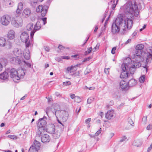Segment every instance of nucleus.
I'll return each mask as SVG.
<instances>
[{"mask_svg":"<svg viewBox=\"0 0 152 152\" xmlns=\"http://www.w3.org/2000/svg\"><path fill=\"white\" fill-rule=\"evenodd\" d=\"M14 53L15 56H19L20 57L22 56V52L20 50H19L18 48H15L14 50Z\"/></svg>","mask_w":152,"mask_h":152,"instance_id":"b1692460","label":"nucleus"},{"mask_svg":"<svg viewBox=\"0 0 152 152\" xmlns=\"http://www.w3.org/2000/svg\"><path fill=\"white\" fill-rule=\"evenodd\" d=\"M33 36L31 37L30 35V39H29V34L26 31L22 32L20 35V39L23 42H25L26 48L31 47L33 42Z\"/></svg>","mask_w":152,"mask_h":152,"instance_id":"7ed1b4c3","label":"nucleus"},{"mask_svg":"<svg viewBox=\"0 0 152 152\" xmlns=\"http://www.w3.org/2000/svg\"><path fill=\"white\" fill-rule=\"evenodd\" d=\"M18 76L19 77H20L21 79L23 78L25 73H26V71L23 69H21L18 70Z\"/></svg>","mask_w":152,"mask_h":152,"instance_id":"a878e982","label":"nucleus"},{"mask_svg":"<svg viewBox=\"0 0 152 152\" xmlns=\"http://www.w3.org/2000/svg\"><path fill=\"white\" fill-rule=\"evenodd\" d=\"M141 145V142L139 140H136L135 141L134 145L137 147L140 146Z\"/></svg>","mask_w":152,"mask_h":152,"instance_id":"e433bc0d","label":"nucleus"},{"mask_svg":"<svg viewBox=\"0 0 152 152\" xmlns=\"http://www.w3.org/2000/svg\"><path fill=\"white\" fill-rule=\"evenodd\" d=\"M58 48L60 50H64L65 49V47L62 46L61 45H59L58 47Z\"/></svg>","mask_w":152,"mask_h":152,"instance_id":"4d7b16f0","label":"nucleus"},{"mask_svg":"<svg viewBox=\"0 0 152 152\" xmlns=\"http://www.w3.org/2000/svg\"><path fill=\"white\" fill-rule=\"evenodd\" d=\"M118 0H117L116 1V3H114L112 5V9L114 10L115 8L118 1Z\"/></svg>","mask_w":152,"mask_h":152,"instance_id":"5fc2aeb1","label":"nucleus"},{"mask_svg":"<svg viewBox=\"0 0 152 152\" xmlns=\"http://www.w3.org/2000/svg\"><path fill=\"white\" fill-rule=\"evenodd\" d=\"M31 13L30 9L27 8L24 10L22 13L23 16L25 18H27L29 16Z\"/></svg>","mask_w":152,"mask_h":152,"instance_id":"f3484780","label":"nucleus"},{"mask_svg":"<svg viewBox=\"0 0 152 152\" xmlns=\"http://www.w3.org/2000/svg\"><path fill=\"white\" fill-rule=\"evenodd\" d=\"M33 24L31 23H28L26 26L27 30L28 31L31 30L33 28Z\"/></svg>","mask_w":152,"mask_h":152,"instance_id":"72a5a7b5","label":"nucleus"},{"mask_svg":"<svg viewBox=\"0 0 152 152\" xmlns=\"http://www.w3.org/2000/svg\"><path fill=\"white\" fill-rule=\"evenodd\" d=\"M41 141L44 143H46L49 142L50 140V136L47 134L42 135L41 137Z\"/></svg>","mask_w":152,"mask_h":152,"instance_id":"dca6fc26","label":"nucleus"},{"mask_svg":"<svg viewBox=\"0 0 152 152\" xmlns=\"http://www.w3.org/2000/svg\"><path fill=\"white\" fill-rule=\"evenodd\" d=\"M76 96H75V94H71L70 95V97L72 99H74V100L75 99V98L76 97Z\"/></svg>","mask_w":152,"mask_h":152,"instance_id":"338daca9","label":"nucleus"},{"mask_svg":"<svg viewBox=\"0 0 152 152\" xmlns=\"http://www.w3.org/2000/svg\"><path fill=\"white\" fill-rule=\"evenodd\" d=\"M145 75H143L141 76L139 79V82L140 83H143L145 80Z\"/></svg>","mask_w":152,"mask_h":152,"instance_id":"58836bf2","label":"nucleus"},{"mask_svg":"<svg viewBox=\"0 0 152 152\" xmlns=\"http://www.w3.org/2000/svg\"><path fill=\"white\" fill-rule=\"evenodd\" d=\"M134 16H138L140 10L142 9L141 5L139 3L134 2Z\"/></svg>","mask_w":152,"mask_h":152,"instance_id":"1a4fd4ad","label":"nucleus"},{"mask_svg":"<svg viewBox=\"0 0 152 152\" xmlns=\"http://www.w3.org/2000/svg\"><path fill=\"white\" fill-rule=\"evenodd\" d=\"M15 37V32L13 30H10L8 34V38L9 39H12Z\"/></svg>","mask_w":152,"mask_h":152,"instance_id":"5701e85b","label":"nucleus"},{"mask_svg":"<svg viewBox=\"0 0 152 152\" xmlns=\"http://www.w3.org/2000/svg\"><path fill=\"white\" fill-rule=\"evenodd\" d=\"M30 51L28 48H26V49L23 52V56L25 58L26 60H28L30 59Z\"/></svg>","mask_w":152,"mask_h":152,"instance_id":"a211bd4d","label":"nucleus"},{"mask_svg":"<svg viewBox=\"0 0 152 152\" xmlns=\"http://www.w3.org/2000/svg\"><path fill=\"white\" fill-rule=\"evenodd\" d=\"M48 9V7L46 6H42L39 5L37 8L36 11L37 12H41L42 16L44 17L46 14Z\"/></svg>","mask_w":152,"mask_h":152,"instance_id":"9d476101","label":"nucleus"},{"mask_svg":"<svg viewBox=\"0 0 152 152\" xmlns=\"http://www.w3.org/2000/svg\"><path fill=\"white\" fill-rule=\"evenodd\" d=\"M120 87L123 89L126 88L128 87V83L124 80H122L120 83Z\"/></svg>","mask_w":152,"mask_h":152,"instance_id":"412c9836","label":"nucleus"},{"mask_svg":"<svg viewBox=\"0 0 152 152\" xmlns=\"http://www.w3.org/2000/svg\"><path fill=\"white\" fill-rule=\"evenodd\" d=\"M91 120V118H88L85 121V123L86 124H88L90 122Z\"/></svg>","mask_w":152,"mask_h":152,"instance_id":"774afa93","label":"nucleus"},{"mask_svg":"<svg viewBox=\"0 0 152 152\" xmlns=\"http://www.w3.org/2000/svg\"><path fill=\"white\" fill-rule=\"evenodd\" d=\"M116 49V47H114L113 48H112V50H111V53L113 54H114L115 53V50Z\"/></svg>","mask_w":152,"mask_h":152,"instance_id":"603ef678","label":"nucleus"},{"mask_svg":"<svg viewBox=\"0 0 152 152\" xmlns=\"http://www.w3.org/2000/svg\"><path fill=\"white\" fill-rule=\"evenodd\" d=\"M47 18H42L40 20V22H43V24L45 25L46 23H47Z\"/></svg>","mask_w":152,"mask_h":152,"instance_id":"a19ab883","label":"nucleus"},{"mask_svg":"<svg viewBox=\"0 0 152 152\" xmlns=\"http://www.w3.org/2000/svg\"><path fill=\"white\" fill-rule=\"evenodd\" d=\"M126 61H127V62L122 64L121 66L122 69V72H121L120 77L122 79H125L128 77L129 75V73L127 72L126 71L127 68H129L130 73L131 74H133V65L130 66L129 65L132 64V61L131 59L129 57L127 58L125 60Z\"/></svg>","mask_w":152,"mask_h":152,"instance_id":"f03ea898","label":"nucleus"},{"mask_svg":"<svg viewBox=\"0 0 152 152\" xmlns=\"http://www.w3.org/2000/svg\"><path fill=\"white\" fill-rule=\"evenodd\" d=\"M132 41L131 39H129L126 41L124 43V45H127L131 42Z\"/></svg>","mask_w":152,"mask_h":152,"instance_id":"6e6d98bb","label":"nucleus"},{"mask_svg":"<svg viewBox=\"0 0 152 152\" xmlns=\"http://www.w3.org/2000/svg\"><path fill=\"white\" fill-rule=\"evenodd\" d=\"M7 62V61L6 58H3L1 59V62L2 65H5Z\"/></svg>","mask_w":152,"mask_h":152,"instance_id":"c9c22d12","label":"nucleus"},{"mask_svg":"<svg viewBox=\"0 0 152 152\" xmlns=\"http://www.w3.org/2000/svg\"><path fill=\"white\" fill-rule=\"evenodd\" d=\"M52 135L53 137L55 139L58 138L59 137L60 135V132H58V131H56L55 132L52 134Z\"/></svg>","mask_w":152,"mask_h":152,"instance_id":"c85d7f7f","label":"nucleus"},{"mask_svg":"<svg viewBox=\"0 0 152 152\" xmlns=\"http://www.w3.org/2000/svg\"><path fill=\"white\" fill-rule=\"evenodd\" d=\"M38 129L37 132V134L39 136H42L43 135L45 132V130L44 127H37Z\"/></svg>","mask_w":152,"mask_h":152,"instance_id":"6ab92c4d","label":"nucleus"},{"mask_svg":"<svg viewBox=\"0 0 152 152\" xmlns=\"http://www.w3.org/2000/svg\"><path fill=\"white\" fill-rule=\"evenodd\" d=\"M105 117L108 120L113 119L115 117V113L114 110H108L105 114Z\"/></svg>","mask_w":152,"mask_h":152,"instance_id":"9b49d317","label":"nucleus"},{"mask_svg":"<svg viewBox=\"0 0 152 152\" xmlns=\"http://www.w3.org/2000/svg\"><path fill=\"white\" fill-rule=\"evenodd\" d=\"M23 20L21 18L18 17L15 18H13L11 21V23L15 27L18 28L19 26H21Z\"/></svg>","mask_w":152,"mask_h":152,"instance_id":"0eeeda50","label":"nucleus"},{"mask_svg":"<svg viewBox=\"0 0 152 152\" xmlns=\"http://www.w3.org/2000/svg\"><path fill=\"white\" fill-rule=\"evenodd\" d=\"M16 57L10 58V61L12 64H20L21 62L20 57L19 56H17Z\"/></svg>","mask_w":152,"mask_h":152,"instance_id":"4468645a","label":"nucleus"},{"mask_svg":"<svg viewBox=\"0 0 152 152\" xmlns=\"http://www.w3.org/2000/svg\"><path fill=\"white\" fill-rule=\"evenodd\" d=\"M80 64H77L76 65L73 66H72L70 67H68L66 69V72L69 73L74 68H75L76 66H78V65H80Z\"/></svg>","mask_w":152,"mask_h":152,"instance_id":"7c9ffc66","label":"nucleus"},{"mask_svg":"<svg viewBox=\"0 0 152 152\" xmlns=\"http://www.w3.org/2000/svg\"><path fill=\"white\" fill-rule=\"evenodd\" d=\"M92 50V47H90L89 48H88V50L86 51L85 52V54L86 55H87L89 54L91 51Z\"/></svg>","mask_w":152,"mask_h":152,"instance_id":"37998d69","label":"nucleus"},{"mask_svg":"<svg viewBox=\"0 0 152 152\" xmlns=\"http://www.w3.org/2000/svg\"><path fill=\"white\" fill-rule=\"evenodd\" d=\"M127 137L126 136H123L121 137V139L119 142V143H121L125 141Z\"/></svg>","mask_w":152,"mask_h":152,"instance_id":"ea45409f","label":"nucleus"},{"mask_svg":"<svg viewBox=\"0 0 152 152\" xmlns=\"http://www.w3.org/2000/svg\"><path fill=\"white\" fill-rule=\"evenodd\" d=\"M94 99V98L93 97H91L88 99L87 100V103L88 104H91Z\"/></svg>","mask_w":152,"mask_h":152,"instance_id":"c03bdc74","label":"nucleus"},{"mask_svg":"<svg viewBox=\"0 0 152 152\" xmlns=\"http://www.w3.org/2000/svg\"><path fill=\"white\" fill-rule=\"evenodd\" d=\"M91 58L90 57L85 58L84 59L83 61V62L89 61Z\"/></svg>","mask_w":152,"mask_h":152,"instance_id":"13d9d810","label":"nucleus"},{"mask_svg":"<svg viewBox=\"0 0 152 152\" xmlns=\"http://www.w3.org/2000/svg\"><path fill=\"white\" fill-rule=\"evenodd\" d=\"M128 123L131 126H132V124H133V121L132 119V118H130L129 117L128 118Z\"/></svg>","mask_w":152,"mask_h":152,"instance_id":"09e8293b","label":"nucleus"},{"mask_svg":"<svg viewBox=\"0 0 152 152\" xmlns=\"http://www.w3.org/2000/svg\"><path fill=\"white\" fill-rule=\"evenodd\" d=\"M125 13L126 15L129 18H127V24L125 21H124L122 16L119 15L117 17L115 21L113 23L111 27V31L113 34H116L119 31L120 29L124 30L127 28L130 29L132 27L133 21V5L132 1H128L125 6Z\"/></svg>","mask_w":152,"mask_h":152,"instance_id":"f257e3e1","label":"nucleus"},{"mask_svg":"<svg viewBox=\"0 0 152 152\" xmlns=\"http://www.w3.org/2000/svg\"><path fill=\"white\" fill-rule=\"evenodd\" d=\"M11 19V17L9 15H4L1 18V23L2 25L7 26L10 23Z\"/></svg>","mask_w":152,"mask_h":152,"instance_id":"6e6552de","label":"nucleus"},{"mask_svg":"<svg viewBox=\"0 0 152 152\" xmlns=\"http://www.w3.org/2000/svg\"><path fill=\"white\" fill-rule=\"evenodd\" d=\"M61 58L63 59H68L70 58V57L67 56H62Z\"/></svg>","mask_w":152,"mask_h":152,"instance_id":"69168bd1","label":"nucleus"},{"mask_svg":"<svg viewBox=\"0 0 152 152\" xmlns=\"http://www.w3.org/2000/svg\"><path fill=\"white\" fill-rule=\"evenodd\" d=\"M55 94L57 97H61V95L58 92H56Z\"/></svg>","mask_w":152,"mask_h":152,"instance_id":"680f3d73","label":"nucleus"},{"mask_svg":"<svg viewBox=\"0 0 152 152\" xmlns=\"http://www.w3.org/2000/svg\"><path fill=\"white\" fill-rule=\"evenodd\" d=\"M101 128H100V129H99L95 134V136H98V135H99L101 133Z\"/></svg>","mask_w":152,"mask_h":152,"instance_id":"864d4df0","label":"nucleus"},{"mask_svg":"<svg viewBox=\"0 0 152 152\" xmlns=\"http://www.w3.org/2000/svg\"><path fill=\"white\" fill-rule=\"evenodd\" d=\"M39 150L37 149L36 148H35L33 146H31L29 149L28 152H38Z\"/></svg>","mask_w":152,"mask_h":152,"instance_id":"473e14b6","label":"nucleus"},{"mask_svg":"<svg viewBox=\"0 0 152 152\" xmlns=\"http://www.w3.org/2000/svg\"><path fill=\"white\" fill-rule=\"evenodd\" d=\"M43 0H34L33 3H31V5H32L34 7H35L38 2H42Z\"/></svg>","mask_w":152,"mask_h":152,"instance_id":"4c0bfd02","label":"nucleus"},{"mask_svg":"<svg viewBox=\"0 0 152 152\" xmlns=\"http://www.w3.org/2000/svg\"><path fill=\"white\" fill-rule=\"evenodd\" d=\"M143 60V58L142 57V59L140 60H138L137 58H135L134 55V68H139L141 65V61Z\"/></svg>","mask_w":152,"mask_h":152,"instance_id":"2eb2a0df","label":"nucleus"},{"mask_svg":"<svg viewBox=\"0 0 152 152\" xmlns=\"http://www.w3.org/2000/svg\"><path fill=\"white\" fill-rule=\"evenodd\" d=\"M6 43L5 39L3 37H0V46L4 47Z\"/></svg>","mask_w":152,"mask_h":152,"instance_id":"c756f323","label":"nucleus"},{"mask_svg":"<svg viewBox=\"0 0 152 152\" xmlns=\"http://www.w3.org/2000/svg\"><path fill=\"white\" fill-rule=\"evenodd\" d=\"M72 57L76 58L75 59H79V57L78 56V55L76 54L74 55H72L71 56Z\"/></svg>","mask_w":152,"mask_h":152,"instance_id":"bf43d9fd","label":"nucleus"},{"mask_svg":"<svg viewBox=\"0 0 152 152\" xmlns=\"http://www.w3.org/2000/svg\"><path fill=\"white\" fill-rule=\"evenodd\" d=\"M23 62L25 63L27 66L29 67L30 68L31 66V64L29 63L26 62L25 61H23Z\"/></svg>","mask_w":152,"mask_h":152,"instance_id":"0e129e2a","label":"nucleus"},{"mask_svg":"<svg viewBox=\"0 0 152 152\" xmlns=\"http://www.w3.org/2000/svg\"><path fill=\"white\" fill-rule=\"evenodd\" d=\"M40 146L41 144L40 142L37 140H35L34 141V144L31 146H33L34 147L36 148L37 149H39Z\"/></svg>","mask_w":152,"mask_h":152,"instance_id":"cd10ccee","label":"nucleus"},{"mask_svg":"<svg viewBox=\"0 0 152 152\" xmlns=\"http://www.w3.org/2000/svg\"><path fill=\"white\" fill-rule=\"evenodd\" d=\"M55 126L53 124H50L48 128V132L52 134L55 132Z\"/></svg>","mask_w":152,"mask_h":152,"instance_id":"aec40b11","label":"nucleus"},{"mask_svg":"<svg viewBox=\"0 0 152 152\" xmlns=\"http://www.w3.org/2000/svg\"><path fill=\"white\" fill-rule=\"evenodd\" d=\"M10 77L12 78L13 80L15 82H17L20 79V77L18 76V71L15 68H12L10 71Z\"/></svg>","mask_w":152,"mask_h":152,"instance_id":"423d86ee","label":"nucleus"},{"mask_svg":"<svg viewBox=\"0 0 152 152\" xmlns=\"http://www.w3.org/2000/svg\"><path fill=\"white\" fill-rule=\"evenodd\" d=\"M144 47V45L141 44H138L135 47V54L134 55L135 58H137L138 60H140L142 59L141 51Z\"/></svg>","mask_w":152,"mask_h":152,"instance_id":"39448f33","label":"nucleus"},{"mask_svg":"<svg viewBox=\"0 0 152 152\" xmlns=\"http://www.w3.org/2000/svg\"><path fill=\"white\" fill-rule=\"evenodd\" d=\"M74 100L75 102H81V99L80 97L78 96H76L75 98V99Z\"/></svg>","mask_w":152,"mask_h":152,"instance_id":"49530a36","label":"nucleus"},{"mask_svg":"<svg viewBox=\"0 0 152 152\" xmlns=\"http://www.w3.org/2000/svg\"><path fill=\"white\" fill-rule=\"evenodd\" d=\"M63 84L65 86H69L71 84V83L69 81H67L63 82Z\"/></svg>","mask_w":152,"mask_h":152,"instance_id":"8fccbe9b","label":"nucleus"},{"mask_svg":"<svg viewBox=\"0 0 152 152\" xmlns=\"http://www.w3.org/2000/svg\"><path fill=\"white\" fill-rule=\"evenodd\" d=\"M56 105H52L50 107H48L46 108L45 112L47 115H48V113L51 111H53V109L54 110V109H55V107H55ZM56 105L58 106V107L59 106V105Z\"/></svg>","mask_w":152,"mask_h":152,"instance_id":"bb28decb","label":"nucleus"},{"mask_svg":"<svg viewBox=\"0 0 152 152\" xmlns=\"http://www.w3.org/2000/svg\"><path fill=\"white\" fill-rule=\"evenodd\" d=\"M12 44L11 43H9V44H7L6 45V48L7 49H10L12 47Z\"/></svg>","mask_w":152,"mask_h":152,"instance_id":"3c124183","label":"nucleus"},{"mask_svg":"<svg viewBox=\"0 0 152 152\" xmlns=\"http://www.w3.org/2000/svg\"><path fill=\"white\" fill-rule=\"evenodd\" d=\"M23 4L21 2L19 3L16 10L17 13L19 14L20 13L21 10H23Z\"/></svg>","mask_w":152,"mask_h":152,"instance_id":"393cba45","label":"nucleus"},{"mask_svg":"<svg viewBox=\"0 0 152 152\" xmlns=\"http://www.w3.org/2000/svg\"><path fill=\"white\" fill-rule=\"evenodd\" d=\"M128 83V86L132 87L133 86V79H131L129 80Z\"/></svg>","mask_w":152,"mask_h":152,"instance_id":"79ce46f5","label":"nucleus"},{"mask_svg":"<svg viewBox=\"0 0 152 152\" xmlns=\"http://www.w3.org/2000/svg\"><path fill=\"white\" fill-rule=\"evenodd\" d=\"M63 113H62L64 114V116L62 118L63 120L65 121H66L68 118V114L67 112L65 111H63Z\"/></svg>","mask_w":152,"mask_h":152,"instance_id":"2f4dec72","label":"nucleus"},{"mask_svg":"<svg viewBox=\"0 0 152 152\" xmlns=\"http://www.w3.org/2000/svg\"><path fill=\"white\" fill-rule=\"evenodd\" d=\"M9 77L8 73L6 72H4L0 74V79L3 80L7 79Z\"/></svg>","mask_w":152,"mask_h":152,"instance_id":"4be33fe9","label":"nucleus"},{"mask_svg":"<svg viewBox=\"0 0 152 152\" xmlns=\"http://www.w3.org/2000/svg\"><path fill=\"white\" fill-rule=\"evenodd\" d=\"M41 23L40 21H38L34 25L33 29L31 32V35L32 37L33 36H34L35 33L41 28Z\"/></svg>","mask_w":152,"mask_h":152,"instance_id":"ddd939ff","label":"nucleus"},{"mask_svg":"<svg viewBox=\"0 0 152 152\" xmlns=\"http://www.w3.org/2000/svg\"><path fill=\"white\" fill-rule=\"evenodd\" d=\"M99 44H97L96 45V46L92 50L93 52H94L96 51V50H97L99 49Z\"/></svg>","mask_w":152,"mask_h":152,"instance_id":"de8ad7c7","label":"nucleus"},{"mask_svg":"<svg viewBox=\"0 0 152 152\" xmlns=\"http://www.w3.org/2000/svg\"><path fill=\"white\" fill-rule=\"evenodd\" d=\"M147 116H144L143 117L142 121V124L144 125H145L147 123Z\"/></svg>","mask_w":152,"mask_h":152,"instance_id":"f704fd0d","label":"nucleus"},{"mask_svg":"<svg viewBox=\"0 0 152 152\" xmlns=\"http://www.w3.org/2000/svg\"><path fill=\"white\" fill-rule=\"evenodd\" d=\"M144 54V56L146 58L145 64L146 65L143 67L145 68L146 72H147L148 70L147 67V65L151 63L152 59V50L151 49H148L147 50V52H145Z\"/></svg>","mask_w":152,"mask_h":152,"instance_id":"20e7f679","label":"nucleus"},{"mask_svg":"<svg viewBox=\"0 0 152 152\" xmlns=\"http://www.w3.org/2000/svg\"><path fill=\"white\" fill-rule=\"evenodd\" d=\"M152 125L150 124L148 125L146 129L147 130H150L152 129Z\"/></svg>","mask_w":152,"mask_h":152,"instance_id":"052dcab7","label":"nucleus"},{"mask_svg":"<svg viewBox=\"0 0 152 152\" xmlns=\"http://www.w3.org/2000/svg\"><path fill=\"white\" fill-rule=\"evenodd\" d=\"M47 119L46 117L45 116H44L43 118L39 119L38 121L37 127H44L47 124L46 121Z\"/></svg>","mask_w":152,"mask_h":152,"instance_id":"f8f14e48","label":"nucleus"},{"mask_svg":"<svg viewBox=\"0 0 152 152\" xmlns=\"http://www.w3.org/2000/svg\"><path fill=\"white\" fill-rule=\"evenodd\" d=\"M7 137L12 139H17V136L14 135H8Z\"/></svg>","mask_w":152,"mask_h":152,"instance_id":"a18cd8bd","label":"nucleus"},{"mask_svg":"<svg viewBox=\"0 0 152 152\" xmlns=\"http://www.w3.org/2000/svg\"><path fill=\"white\" fill-rule=\"evenodd\" d=\"M109 69V68H108L107 69L105 68L104 70V72L106 74H108L109 73V71H108V69Z\"/></svg>","mask_w":152,"mask_h":152,"instance_id":"e2e57ef3","label":"nucleus"}]
</instances>
